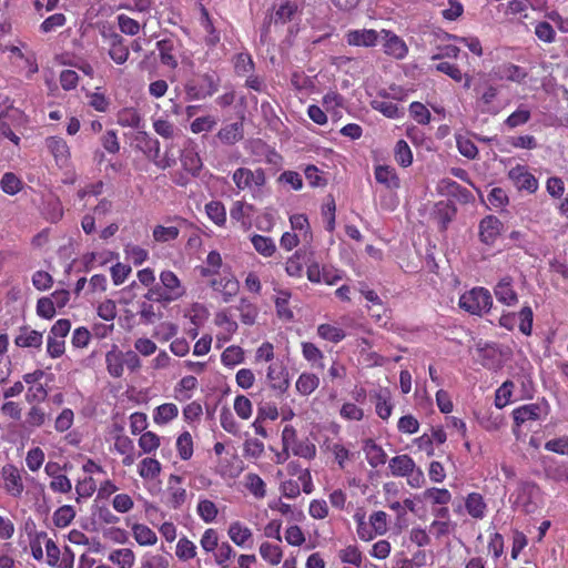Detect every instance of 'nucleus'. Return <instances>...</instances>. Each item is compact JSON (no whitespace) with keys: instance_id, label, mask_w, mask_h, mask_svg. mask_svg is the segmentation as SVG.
Returning a JSON list of instances; mask_svg holds the SVG:
<instances>
[{"instance_id":"obj_1","label":"nucleus","mask_w":568,"mask_h":568,"mask_svg":"<svg viewBox=\"0 0 568 568\" xmlns=\"http://www.w3.org/2000/svg\"><path fill=\"white\" fill-rule=\"evenodd\" d=\"M459 307L473 315H481L493 306V297L488 290L474 287L459 297Z\"/></svg>"},{"instance_id":"obj_2","label":"nucleus","mask_w":568,"mask_h":568,"mask_svg":"<svg viewBox=\"0 0 568 568\" xmlns=\"http://www.w3.org/2000/svg\"><path fill=\"white\" fill-rule=\"evenodd\" d=\"M232 180L239 190H252L254 186L262 187L266 183V175L261 168L254 171L247 168H239L234 171Z\"/></svg>"},{"instance_id":"obj_3","label":"nucleus","mask_w":568,"mask_h":568,"mask_svg":"<svg viewBox=\"0 0 568 568\" xmlns=\"http://www.w3.org/2000/svg\"><path fill=\"white\" fill-rule=\"evenodd\" d=\"M381 39L384 41V53L394 59L402 60L408 53V47L405 41L394 32L383 29L381 30Z\"/></svg>"},{"instance_id":"obj_4","label":"nucleus","mask_w":568,"mask_h":568,"mask_svg":"<svg viewBox=\"0 0 568 568\" xmlns=\"http://www.w3.org/2000/svg\"><path fill=\"white\" fill-rule=\"evenodd\" d=\"M503 223L495 215L485 216L479 223V240L486 245H493L500 235Z\"/></svg>"},{"instance_id":"obj_5","label":"nucleus","mask_w":568,"mask_h":568,"mask_svg":"<svg viewBox=\"0 0 568 568\" xmlns=\"http://www.w3.org/2000/svg\"><path fill=\"white\" fill-rule=\"evenodd\" d=\"M508 176L519 190L534 193L538 189L537 179L523 165H516L510 169Z\"/></svg>"},{"instance_id":"obj_6","label":"nucleus","mask_w":568,"mask_h":568,"mask_svg":"<svg viewBox=\"0 0 568 568\" xmlns=\"http://www.w3.org/2000/svg\"><path fill=\"white\" fill-rule=\"evenodd\" d=\"M345 38L349 45L369 48L376 45L381 38V31L377 32L373 29L351 30Z\"/></svg>"},{"instance_id":"obj_7","label":"nucleus","mask_w":568,"mask_h":568,"mask_svg":"<svg viewBox=\"0 0 568 568\" xmlns=\"http://www.w3.org/2000/svg\"><path fill=\"white\" fill-rule=\"evenodd\" d=\"M45 146L53 155L55 163L60 168L69 164L70 149L67 142L60 136H49L45 139Z\"/></svg>"},{"instance_id":"obj_8","label":"nucleus","mask_w":568,"mask_h":568,"mask_svg":"<svg viewBox=\"0 0 568 568\" xmlns=\"http://www.w3.org/2000/svg\"><path fill=\"white\" fill-rule=\"evenodd\" d=\"M162 290L170 296L171 302L181 298L185 288L179 277L172 271H163L160 274Z\"/></svg>"},{"instance_id":"obj_9","label":"nucleus","mask_w":568,"mask_h":568,"mask_svg":"<svg viewBox=\"0 0 568 568\" xmlns=\"http://www.w3.org/2000/svg\"><path fill=\"white\" fill-rule=\"evenodd\" d=\"M2 477L7 491L13 497H19L23 491V483L17 467L13 465L3 466Z\"/></svg>"},{"instance_id":"obj_10","label":"nucleus","mask_w":568,"mask_h":568,"mask_svg":"<svg viewBox=\"0 0 568 568\" xmlns=\"http://www.w3.org/2000/svg\"><path fill=\"white\" fill-rule=\"evenodd\" d=\"M266 378L270 383V387L274 390H278L281 394L285 393L290 386L288 373L280 365H270Z\"/></svg>"},{"instance_id":"obj_11","label":"nucleus","mask_w":568,"mask_h":568,"mask_svg":"<svg viewBox=\"0 0 568 568\" xmlns=\"http://www.w3.org/2000/svg\"><path fill=\"white\" fill-rule=\"evenodd\" d=\"M494 74L499 80L521 83L528 73L519 65L513 63H503L494 69Z\"/></svg>"},{"instance_id":"obj_12","label":"nucleus","mask_w":568,"mask_h":568,"mask_svg":"<svg viewBox=\"0 0 568 568\" xmlns=\"http://www.w3.org/2000/svg\"><path fill=\"white\" fill-rule=\"evenodd\" d=\"M136 148L141 150L152 162L159 158L160 142L150 136L145 131H139L135 135Z\"/></svg>"},{"instance_id":"obj_13","label":"nucleus","mask_w":568,"mask_h":568,"mask_svg":"<svg viewBox=\"0 0 568 568\" xmlns=\"http://www.w3.org/2000/svg\"><path fill=\"white\" fill-rule=\"evenodd\" d=\"M513 280L509 276L501 278L494 288L497 300L508 306L518 302L517 293L513 288Z\"/></svg>"},{"instance_id":"obj_14","label":"nucleus","mask_w":568,"mask_h":568,"mask_svg":"<svg viewBox=\"0 0 568 568\" xmlns=\"http://www.w3.org/2000/svg\"><path fill=\"white\" fill-rule=\"evenodd\" d=\"M182 481V477L171 475L169 478V500L168 504L173 509H179L186 500V490L182 487H176Z\"/></svg>"},{"instance_id":"obj_15","label":"nucleus","mask_w":568,"mask_h":568,"mask_svg":"<svg viewBox=\"0 0 568 568\" xmlns=\"http://www.w3.org/2000/svg\"><path fill=\"white\" fill-rule=\"evenodd\" d=\"M213 290L221 292L223 301L229 303L240 290V283L235 277H224L211 282Z\"/></svg>"},{"instance_id":"obj_16","label":"nucleus","mask_w":568,"mask_h":568,"mask_svg":"<svg viewBox=\"0 0 568 568\" xmlns=\"http://www.w3.org/2000/svg\"><path fill=\"white\" fill-rule=\"evenodd\" d=\"M363 450L368 464L374 468L384 465L387 460V455L384 449L373 439H366L364 442Z\"/></svg>"},{"instance_id":"obj_17","label":"nucleus","mask_w":568,"mask_h":568,"mask_svg":"<svg viewBox=\"0 0 568 568\" xmlns=\"http://www.w3.org/2000/svg\"><path fill=\"white\" fill-rule=\"evenodd\" d=\"M14 343L19 347L39 348L42 345V334L38 331L23 326L16 336Z\"/></svg>"},{"instance_id":"obj_18","label":"nucleus","mask_w":568,"mask_h":568,"mask_svg":"<svg viewBox=\"0 0 568 568\" xmlns=\"http://www.w3.org/2000/svg\"><path fill=\"white\" fill-rule=\"evenodd\" d=\"M244 136V130H243V123L242 122H234L231 124H227L223 126L219 133L217 138L219 140L224 144H235L236 142L241 141Z\"/></svg>"},{"instance_id":"obj_19","label":"nucleus","mask_w":568,"mask_h":568,"mask_svg":"<svg viewBox=\"0 0 568 568\" xmlns=\"http://www.w3.org/2000/svg\"><path fill=\"white\" fill-rule=\"evenodd\" d=\"M109 54L118 64H123L129 58V49L124 44V39L118 33H113L110 37Z\"/></svg>"},{"instance_id":"obj_20","label":"nucleus","mask_w":568,"mask_h":568,"mask_svg":"<svg viewBox=\"0 0 568 568\" xmlns=\"http://www.w3.org/2000/svg\"><path fill=\"white\" fill-rule=\"evenodd\" d=\"M181 163L184 170L193 176H197L203 166L199 153L193 148L183 150L181 154Z\"/></svg>"},{"instance_id":"obj_21","label":"nucleus","mask_w":568,"mask_h":568,"mask_svg":"<svg viewBox=\"0 0 568 568\" xmlns=\"http://www.w3.org/2000/svg\"><path fill=\"white\" fill-rule=\"evenodd\" d=\"M106 369L112 377L119 378L123 374L124 355L113 346L105 355Z\"/></svg>"},{"instance_id":"obj_22","label":"nucleus","mask_w":568,"mask_h":568,"mask_svg":"<svg viewBox=\"0 0 568 568\" xmlns=\"http://www.w3.org/2000/svg\"><path fill=\"white\" fill-rule=\"evenodd\" d=\"M375 179L378 183L388 189L399 187V178L397 176L395 169L388 165H377L375 168Z\"/></svg>"},{"instance_id":"obj_23","label":"nucleus","mask_w":568,"mask_h":568,"mask_svg":"<svg viewBox=\"0 0 568 568\" xmlns=\"http://www.w3.org/2000/svg\"><path fill=\"white\" fill-rule=\"evenodd\" d=\"M156 48L160 52V60L162 64L175 69L178 67V60L173 54L175 49L174 41L172 39H163L156 42Z\"/></svg>"},{"instance_id":"obj_24","label":"nucleus","mask_w":568,"mask_h":568,"mask_svg":"<svg viewBox=\"0 0 568 568\" xmlns=\"http://www.w3.org/2000/svg\"><path fill=\"white\" fill-rule=\"evenodd\" d=\"M541 408L537 404H528L516 408L513 417L516 425H523L528 420H537L540 416Z\"/></svg>"},{"instance_id":"obj_25","label":"nucleus","mask_w":568,"mask_h":568,"mask_svg":"<svg viewBox=\"0 0 568 568\" xmlns=\"http://www.w3.org/2000/svg\"><path fill=\"white\" fill-rule=\"evenodd\" d=\"M253 212L254 206L252 204H245L242 201H236L230 211V215L232 220L241 222L244 229H248L251 226L250 217Z\"/></svg>"},{"instance_id":"obj_26","label":"nucleus","mask_w":568,"mask_h":568,"mask_svg":"<svg viewBox=\"0 0 568 568\" xmlns=\"http://www.w3.org/2000/svg\"><path fill=\"white\" fill-rule=\"evenodd\" d=\"M388 467L394 476H406L414 470L415 463L408 455H398L389 460Z\"/></svg>"},{"instance_id":"obj_27","label":"nucleus","mask_w":568,"mask_h":568,"mask_svg":"<svg viewBox=\"0 0 568 568\" xmlns=\"http://www.w3.org/2000/svg\"><path fill=\"white\" fill-rule=\"evenodd\" d=\"M231 540L241 547L246 546L248 540H252V531L250 528L243 526L241 523H232L227 530Z\"/></svg>"},{"instance_id":"obj_28","label":"nucleus","mask_w":568,"mask_h":568,"mask_svg":"<svg viewBox=\"0 0 568 568\" xmlns=\"http://www.w3.org/2000/svg\"><path fill=\"white\" fill-rule=\"evenodd\" d=\"M544 471L547 478L555 481L565 480L568 475L567 467L552 458L544 459Z\"/></svg>"},{"instance_id":"obj_29","label":"nucleus","mask_w":568,"mask_h":568,"mask_svg":"<svg viewBox=\"0 0 568 568\" xmlns=\"http://www.w3.org/2000/svg\"><path fill=\"white\" fill-rule=\"evenodd\" d=\"M298 10V0H283L275 11V23H286L292 20Z\"/></svg>"},{"instance_id":"obj_30","label":"nucleus","mask_w":568,"mask_h":568,"mask_svg":"<svg viewBox=\"0 0 568 568\" xmlns=\"http://www.w3.org/2000/svg\"><path fill=\"white\" fill-rule=\"evenodd\" d=\"M133 537L141 546H152L156 542V534L148 526L134 524L132 526Z\"/></svg>"},{"instance_id":"obj_31","label":"nucleus","mask_w":568,"mask_h":568,"mask_svg":"<svg viewBox=\"0 0 568 568\" xmlns=\"http://www.w3.org/2000/svg\"><path fill=\"white\" fill-rule=\"evenodd\" d=\"M467 513L476 519H480L485 515L486 504L480 494L471 493L467 496L465 503Z\"/></svg>"},{"instance_id":"obj_32","label":"nucleus","mask_w":568,"mask_h":568,"mask_svg":"<svg viewBox=\"0 0 568 568\" xmlns=\"http://www.w3.org/2000/svg\"><path fill=\"white\" fill-rule=\"evenodd\" d=\"M134 559V552L129 548L116 549L109 555V560L120 568H131Z\"/></svg>"},{"instance_id":"obj_33","label":"nucleus","mask_w":568,"mask_h":568,"mask_svg":"<svg viewBox=\"0 0 568 568\" xmlns=\"http://www.w3.org/2000/svg\"><path fill=\"white\" fill-rule=\"evenodd\" d=\"M205 212L209 219L219 226H223L226 222V211L222 202L211 201L205 205Z\"/></svg>"},{"instance_id":"obj_34","label":"nucleus","mask_w":568,"mask_h":568,"mask_svg":"<svg viewBox=\"0 0 568 568\" xmlns=\"http://www.w3.org/2000/svg\"><path fill=\"white\" fill-rule=\"evenodd\" d=\"M320 385V379L314 374L303 373L296 382V389L302 395H310Z\"/></svg>"},{"instance_id":"obj_35","label":"nucleus","mask_w":568,"mask_h":568,"mask_svg":"<svg viewBox=\"0 0 568 568\" xmlns=\"http://www.w3.org/2000/svg\"><path fill=\"white\" fill-rule=\"evenodd\" d=\"M179 414L178 406L175 404H162L155 409L154 422L156 424H166L173 418H175Z\"/></svg>"},{"instance_id":"obj_36","label":"nucleus","mask_w":568,"mask_h":568,"mask_svg":"<svg viewBox=\"0 0 568 568\" xmlns=\"http://www.w3.org/2000/svg\"><path fill=\"white\" fill-rule=\"evenodd\" d=\"M44 214L51 223H57L63 216V206L58 197H50L44 204Z\"/></svg>"},{"instance_id":"obj_37","label":"nucleus","mask_w":568,"mask_h":568,"mask_svg":"<svg viewBox=\"0 0 568 568\" xmlns=\"http://www.w3.org/2000/svg\"><path fill=\"white\" fill-rule=\"evenodd\" d=\"M317 333L322 338L333 343H338L346 336L345 332L342 328L333 326L331 324H321L317 327Z\"/></svg>"},{"instance_id":"obj_38","label":"nucleus","mask_w":568,"mask_h":568,"mask_svg":"<svg viewBox=\"0 0 568 568\" xmlns=\"http://www.w3.org/2000/svg\"><path fill=\"white\" fill-rule=\"evenodd\" d=\"M395 160L403 168H407L413 162V154L406 141L399 140L395 145Z\"/></svg>"},{"instance_id":"obj_39","label":"nucleus","mask_w":568,"mask_h":568,"mask_svg":"<svg viewBox=\"0 0 568 568\" xmlns=\"http://www.w3.org/2000/svg\"><path fill=\"white\" fill-rule=\"evenodd\" d=\"M75 517V511L72 506L64 505L58 508L53 514V523L57 527L63 528L70 525Z\"/></svg>"},{"instance_id":"obj_40","label":"nucleus","mask_w":568,"mask_h":568,"mask_svg":"<svg viewBox=\"0 0 568 568\" xmlns=\"http://www.w3.org/2000/svg\"><path fill=\"white\" fill-rule=\"evenodd\" d=\"M176 448L179 456L183 460H187L193 455V440L189 432L182 433L176 440Z\"/></svg>"},{"instance_id":"obj_41","label":"nucleus","mask_w":568,"mask_h":568,"mask_svg":"<svg viewBox=\"0 0 568 568\" xmlns=\"http://www.w3.org/2000/svg\"><path fill=\"white\" fill-rule=\"evenodd\" d=\"M251 241L254 248L264 256H272L275 252V244L270 237L256 234Z\"/></svg>"},{"instance_id":"obj_42","label":"nucleus","mask_w":568,"mask_h":568,"mask_svg":"<svg viewBox=\"0 0 568 568\" xmlns=\"http://www.w3.org/2000/svg\"><path fill=\"white\" fill-rule=\"evenodd\" d=\"M372 106L389 119H397L402 114L397 104L387 100H374Z\"/></svg>"},{"instance_id":"obj_43","label":"nucleus","mask_w":568,"mask_h":568,"mask_svg":"<svg viewBox=\"0 0 568 568\" xmlns=\"http://www.w3.org/2000/svg\"><path fill=\"white\" fill-rule=\"evenodd\" d=\"M260 554L262 558L268 561L271 565L280 564L282 559V550L278 546L270 542H263L260 547Z\"/></svg>"},{"instance_id":"obj_44","label":"nucleus","mask_w":568,"mask_h":568,"mask_svg":"<svg viewBox=\"0 0 568 568\" xmlns=\"http://www.w3.org/2000/svg\"><path fill=\"white\" fill-rule=\"evenodd\" d=\"M246 479V488L256 497L263 498L265 496V483L263 479L253 473H250L245 476Z\"/></svg>"},{"instance_id":"obj_45","label":"nucleus","mask_w":568,"mask_h":568,"mask_svg":"<svg viewBox=\"0 0 568 568\" xmlns=\"http://www.w3.org/2000/svg\"><path fill=\"white\" fill-rule=\"evenodd\" d=\"M241 314V321L246 325H252L257 316V308L246 298H242L237 306Z\"/></svg>"},{"instance_id":"obj_46","label":"nucleus","mask_w":568,"mask_h":568,"mask_svg":"<svg viewBox=\"0 0 568 568\" xmlns=\"http://www.w3.org/2000/svg\"><path fill=\"white\" fill-rule=\"evenodd\" d=\"M176 556L184 561L192 559L196 556V546L186 537H183L176 544Z\"/></svg>"},{"instance_id":"obj_47","label":"nucleus","mask_w":568,"mask_h":568,"mask_svg":"<svg viewBox=\"0 0 568 568\" xmlns=\"http://www.w3.org/2000/svg\"><path fill=\"white\" fill-rule=\"evenodd\" d=\"M161 471V465L156 459L144 458L140 464L139 474L142 478H154Z\"/></svg>"},{"instance_id":"obj_48","label":"nucleus","mask_w":568,"mask_h":568,"mask_svg":"<svg viewBox=\"0 0 568 568\" xmlns=\"http://www.w3.org/2000/svg\"><path fill=\"white\" fill-rule=\"evenodd\" d=\"M425 499H432L434 504L447 505L450 499V493L445 488H428L424 491Z\"/></svg>"},{"instance_id":"obj_49","label":"nucleus","mask_w":568,"mask_h":568,"mask_svg":"<svg viewBox=\"0 0 568 568\" xmlns=\"http://www.w3.org/2000/svg\"><path fill=\"white\" fill-rule=\"evenodd\" d=\"M215 504L209 499L201 500L197 505V514L205 523H212L217 516Z\"/></svg>"},{"instance_id":"obj_50","label":"nucleus","mask_w":568,"mask_h":568,"mask_svg":"<svg viewBox=\"0 0 568 568\" xmlns=\"http://www.w3.org/2000/svg\"><path fill=\"white\" fill-rule=\"evenodd\" d=\"M244 354L241 347L230 346L222 353V362L226 366H234L242 363Z\"/></svg>"},{"instance_id":"obj_51","label":"nucleus","mask_w":568,"mask_h":568,"mask_svg":"<svg viewBox=\"0 0 568 568\" xmlns=\"http://www.w3.org/2000/svg\"><path fill=\"white\" fill-rule=\"evenodd\" d=\"M0 185L4 193L14 195L21 189V181L13 173H6L0 181Z\"/></svg>"},{"instance_id":"obj_52","label":"nucleus","mask_w":568,"mask_h":568,"mask_svg":"<svg viewBox=\"0 0 568 568\" xmlns=\"http://www.w3.org/2000/svg\"><path fill=\"white\" fill-rule=\"evenodd\" d=\"M154 131L164 139H173L178 133L176 129L171 122L158 119L153 122Z\"/></svg>"},{"instance_id":"obj_53","label":"nucleus","mask_w":568,"mask_h":568,"mask_svg":"<svg viewBox=\"0 0 568 568\" xmlns=\"http://www.w3.org/2000/svg\"><path fill=\"white\" fill-rule=\"evenodd\" d=\"M529 120H530V111L527 109L519 108L505 120V124L509 129H514V128H517L519 125L527 123Z\"/></svg>"},{"instance_id":"obj_54","label":"nucleus","mask_w":568,"mask_h":568,"mask_svg":"<svg viewBox=\"0 0 568 568\" xmlns=\"http://www.w3.org/2000/svg\"><path fill=\"white\" fill-rule=\"evenodd\" d=\"M234 410L242 419H248L252 415V403L244 395H237L234 399Z\"/></svg>"},{"instance_id":"obj_55","label":"nucleus","mask_w":568,"mask_h":568,"mask_svg":"<svg viewBox=\"0 0 568 568\" xmlns=\"http://www.w3.org/2000/svg\"><path fill=\"white\" fill-rule=\"evenodd\" d=\"M179 236V229L175 226L158 225L153 230V237L158 242H169Z\"/></svg>"},{"instance_id":"obj_56","label":"nucleus","mask_w":568,"mask_h":568,"mask_svg":"<svg viewBox=\"0 0 568 568\" xmlns=\"http://www.w3.org/2000/svg\"><path fill=\"white\" fill-rule=\"evenodd\" d=\"M235 556V551L229 542H222L216 547V551L214 552L215 562L221 566V568H229L225 566V561Z\"/></svg>"},{"instance_id":"obj_57","label":"nucleus","mask_w":568,"mask_h":568,"mask_svg":"<svg viewBox=\"0 0 568 568\" xmlns=\"http://www.w3.org/2000/svg\"><path fill=\"white\" fill-rule=\"evenodd\" d=\"M160 445V438L152 432H145L139 439V446L145 454H150L155 450Z\"/></svg>"},{"instance_id":"obj_58","label":"nucleus","mask_w":568,"mask_h":568,"mask_svg":"<svg viewBox=\"0 0 568 568\" xmlns=\"http://www.w3.org/2000/svg\"><path fill=\"white\" fill-rule=\"evenodd\" d=\"M302 351H303V356L308 362H313V363L318 362V367L322 369L324 368V365L321 362V359L323 358V353L320 351V348L317 346H315L313 343L304 342L302 344Z\"/></svg>"},{"instance_id":"obj_59","label":"nucleus","mask_w":568,"mask_h":568,"mask_svg":"<svg viewBox=\"0 0 568 568\" xmlns=\"http://www.w3.org/2000/svg\"><path fill=\"white\" fill-rule=\"evenodd\" d=\"M410 115L419 123V124H428L430 121V112L428 109L420 102H413L409 105Z\"/></svg>"},{"instance_id":"obj_60","label":"nucleus","mask_w":568,"mask_h":568,"mask_svg":"<svg viewBox=\"0 0 568 568\" xmlns=\"http://www.w3.org/2000/svg\"><path fill=\"white\" fill-rule=\"evenodd\" d=\"M535 34L539 40L551 43L555 40L556 32L550 23L542 21L536 24Z\"/></svg>"},{"instance_id":"obj_61","label":"nucleus","mask_w":568,"mask_h":568,"mask_svg":"<svg viewBox=\"0 0 568 568\" xmlns=\"http://www.w3.org/2000/svg\"><path fill=\"white\" fill-rule=\"evenodd\" d=\"M118 23L121 32L125 34L135 36L140 31L139 22L128 16L120 14L118 17Z\"/></svg>"},{"instance_id":"obj_62","label":"nucleus","mask_w":568,"mask_h":568,"mask_svg":"<svg viewBox=\"0 0 568 568\" xmlns=\"http://www.w3.org/2000/svg\"><path fill=\"white\" fill-rule=\"evenodd\" d=\"M339 558L343 562L361 566L362 554L355 546H348L339 551Z\"/></svg>"},{"instance_id":"obj_63","label":"nucleus","mask_w":568,"mask_h":568,"mask_svg":"<svg viewBox=\"0 0 568 568\" xmlns=\"http://www.w3.org/2000/svg\"><path fill=\"white\" fill-rule=\"evenodd\" d=\"M43 460H44V453L39 447L30 449L26 457L27 466L32 471H37L43 464Z\"/></svg>"},{"instance_id":"obj_64","label":"nucleus","mask_w":568,"mask_h":568,"mask_svg":"<svg viewBox=\"0 0 568 568\" xmlns=\"http://www.w3.org/2000/svg\"><path fill=\"white\" fill-rule=\"evenodd\" d=\"M74 414L70 408H64L55 419L54 428L57 432L63 433L71 428Z\"/></svg>"}]
</instances>
